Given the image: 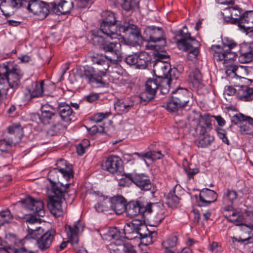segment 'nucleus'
Here are the masks:
<instances>
[{"label":"nucleus","instance_id":"nucleus-1","mask_svg":"<svg viewBox=\"0 0 253 253\" xmlns=\"http://www.w3.org/2000/svg\"><path fill=\"white\" fill-rule=\"evenodd\" d=\"M222 48L219 45H212L211 49L214 60L217 61L224 60V62L233 61L239 53L253 52V45L249 42L238 44L234 40L225 37L222 40Z\"/></svg>","mask_w":253,"mask_h":253},{"label":"nucleus","instance_id":"nucleus-2","mask_svg":"<svg viewBox=\"0 0 253 253\" xmlns=\"http://www.w3.org/2000/svg\"><path fill=\"white\" fill-rule=\"evenodd\" d=\"M70 184L67 183L61 188L59 185H53L51 189L52 195L49 196L47 207L50 212L55 216H60L63 214L62 207L63 200H65V194L70 192L72 195L71 199L73 200L75 197L74 190L69 189Z\"/></svg>","mask_w":253,"mask_h":253},{"label":"nucleus","instance_id":"nucleus-3","mask_svg":"<svg viewBox=\"0 0 253 253\" xmlns=\"http://www.w3.org/2000/svg\"><path fill=\"white\" fill-rule=\"evenodd\" d=\"M177 40V44L180 49L188 52V55L192 54L196 58L199 54L200 43L194 38L190 36L186 26L183 29H180L174 33Z\"/></svg>","mask_w":253,"mask_h":253},{"label":"nucleus","instance_id":"nucleus-4","mask_svg":"<svg viewBox=\"0 0 253 253\" xmlns=\"http://www.w3.org/2000/svg\"><path fill=\"white\" fill-rule=\"evenodd\" d=\"M192 97V93L185 88L177 87L171 92V99L166 106V109L174 112L185 107Z\"/></svg>","mask_w":253,"mask_h":253},{"label":"nucleus","instance_id":"nucleus-5","mask_svg":"<svg viewBox=\"0 0 253 253\" xmlns=\"http://www.w3.org/2000/svg\"><path fill=\"white\" fill-rule=\"evenodd\" d=\"M111 39H108L98 42H92L94 45L98 46L99 48L105 52H109L112 54V57H109L108 60L111 63H117L121 61L122 58L121 44L120 42L111 41Z\"/></svg>","mask_w":253,"mask_h":253},{"label":"nucleus","instance_id":"nucleus-6","mask_svg":"<svg viewBox=\"0 0 253 253\" xmlns=\"http://www.w3.org/2000/svg\"><path fill=\"white\" fill-rule=\"evenodd\" d=\"M21 77L20 70L16 68L9 69L8 65L4 64L0 66V84L8 83L11 88L15 89L20 84Z\"/></svg>","mask_w":253,"mask_h":253},{"label":"nucleus","instance_id":"nucleus-7","mask_svg":"<svg viewBox=\"0 0 253 253\" xmlns=\"http://www.w3.org/2000/svg\"><path fill=\"white\" fill-rule=\"evenodd\" d=\"M120 32L125 34L126 38L121 40V42L128 45L134 46L139 44L141 42L142 37L137 26L133 24L120 26L119 28Z\"/></svg>","mask_w":253,"mask_h":253},{"label":"nucleus","instance_id":"nucleus-8","mask_svg":"<svg viewBox=\"0 0 253 253\" xmlns=\"http://www.w3.org/2000/svg\"><path fill=\"white\" fill-rule=\"evenodd\" d=\"M158 208L157 203H149L144 206L140 201H131L127 204L125 211L128 216L132 217L139 214L144 216L146 213L156 211Z\"/></svg>","mask_w":253,"mask_h":253},{"label":"nucleus","instance_id":"nucleus-9","mask_svg":"<svg viewBox=\"0 0 253 253\" xmlns=\"http://www.w3.org/2000/svg\"><path fill=\"white\" fill-rule=\"evenodd\" d=\"M115 25L101 23L99 29L91 32L90 40L91 43L116 38L118 34Z\"/></svg>","mask_w":253,"mask_h":253},{"label":"nucleus","instance_id":"nucleus-10","mask_svg":"<svg viewBox=\"0 0 253 253\" xmlns=\"http://www.w3.org/2000/svg\"><path fill=\"white\" fill-rule=\"evenodd\" d=\"M79 76L84 79L87 83L94 87H103L105 85V82L102 81L97 71L92 66L86 65L82 67L78 71Z\"/></svg>","mask_w":253,"mask_h":253},{"label":"nucleus","instance_id":"nucleus-11","mask_svg":"<svg viewBox=\"0 0 253 253\" xmlns=\"http://www.w3.org/2000/svg\"><path fill=\"white\" fill-rule=\"evenodd\" d=\"M51 2L40 0H31L29 1L27 9L37 16L39 20L45 19L50 13H52Z\"/></svg>","mask_w":253,"mask_h":253},{"label":"nucleus","instance_id":"nucleus-12","mask_svg":"<svg viewBox=\"0 0 253 253\" xmlns=\"http://www.w3.org/2000/svg\"><path fill=\"white\" fill-rule=\"evenodd\" d=\"M17 204L27 209L33 211L39 216L43 217L44 215V205L42 201L36 199L30 196H27L17 202Z\"/></svg>","mask_w":253,"mask_h":253},{"label":"nucleus","instance_id":"nucleus-13","mask_svg":"<svg viewBox=\"0 0 253 253\" xmlns=\"http://www.w3.org/2000/svg\"><path fill=\"white\" fill-rule=\"evenodd\" d=\"M144 34L145 40L148 42H160L161 43L159 46H164L166 43L164 32L162 28L148 27L145 30Z\"/></svg>","mask_w":253,"mask_h":253},{"label":"nucleus","instance_id":"nucleus-14","mask_svg":"<svg viewBox=\"0 0 253 253\" xmlns=\"http://www.w3.org/2000/svg\"><path fill=\"white\" fill-rule=\"evenodd\" d=\"M133 183L141 190L150 191L153 195L157 191L156 186L151 182L148 176L143 173H135Z\"/></svg>","mask_w":253,"mask_h":253},{"label":"nucleus","instance_id":"nucleus-15","mask_svg":"<svg viewBox=\"0 0 253 253\" xmlns=\"http://www.w3.org/2000/svg\"><path fill=\"white\" fill-rule=\"evenodd\" d=\"M243 13L242 8L236 5L224 9L222 15L227 23L237 25L241 18Z\"/></svg>","mask_w":253,"mask_h":253},{"label":"nucleus","instance_id":"nucleus-16","mask_svg":"<svg viewBox=\"0 0 253 253\" xmlns=\"http://www.w3.org/2000/svg\"><path fill=\"white\" fill-rule=\"evenodd\" d=\"M237 192L233 189H225L222 195V205L224 211H231L233 209V205L238 199Z\"/></svg>","mask_w":253,"mask_h":253},{"label":"nucleus","instance_id":"nucleus-17","mask_svg":"<svg viewBox=\"0 0 253 253\" xmlns=\"http://www.w3.org/2000/svg\"><path fill=\"white\" fill-rule=\"evenodd\" d=\"M108 58V56H102L98 55L91 57L93 68L102 78L106 75V71L110 66Z\"/></svg>","mask_w":253,"mask_h":253},{"label":"nucleus","instance_id":"nucleus-18","mask_svg":"<svg viewBox=\"0 0 253 253\" xmlns=\"http://www.w3.org/2000/svg\"><path fill=\"white\" fill-rule=\"evenodd\" d=\"M122 166L121 159L117 156H111L102 164V168L112 174L117 173L120 172Z\"/></svg>","mask_w":253,"mask_h":253},{"label":"nucleus","instance_id":"nucleus-19","mask_svg":"<svg viewBox=\"0 0 253 253\" xmlns=\"http://www.w3.org/2000/svg\"><path fill=\"white\" fill-rule=\"evenodd\" d=\"M53 14L60 15L69 13L74 7L73 1L60 0L51 2Z\"/></svg>","mask_w":253,"mask_h":253},{"label":"nucleus","instance_id":"nucleus-20","mask_svg":"<svg viewBox=\"0 0 253 253\" xmlns=\"http://www.w3.org/2000/svg\"><path fill=\"white\" fill-rule=\"evenodd\" d=\"M56 110L61 119L64 122L69 123L74 120L75 113L71 106L66 102L59 103Z\"/></svg>","mask_w":253,"mask_h":253},{"label":"nucleus","instance_id":"nucleus-21","mask_svg":"<svg viewBox=\"0 0 253 253\" xmlns=\"http://www.w3.org/2000/svg\"><path fill=\"white\" fill-rule=\"evenodd\" d=\"M56 234L54 229H50L46 231L40 238L37 236V243L41 251H43L47 249L51 246Z\"/></svg>","mask_w":253,"mask_h":253},{"label":"nucleus","instance_id":"nucleus-22","mask_svg":"<svg viewBox=\"0 0 253 253\" xmlns=\"http://www.w3.org/2000/svg\"><path fill=\"white\" fill-rule=\"evenodd\" d=\"M153 71L155 76L162 80L166 78H170L171 69L167 62H156L153 65Z\"/></svg>","mask_w":253,"mask_h":253},{"label":"nucleus","instance_id":"nucleus-23","mask_svg":"<svg viewBox=\"0 0 253 253\" xmlns=\"http://www.w3.org/2000/svg\"><path fill=\"white\" fill-rule=\"evenodd\" d=\"M246 84L237 85L238 98L244 101H249L253 99V87L248 86V84L251 80L242 78Z\"/></svg>","mask_w":253,"mask_h":253},{"label":"nucleus","instance_id":"nucleus-24","mask_svg":"<svg viewBox=\"0 0 253 253\" xmlns=\"http://www.w3.org/2000/svg\"><path fill=\"white\" fill-rule=\"evenodd\" d=\"M211 122L212 117L210 114L206 113L201 115L199 124L197 126L199 135L209 134L212 129Z\"/></svg>","mask_w":253,"mask_h":253},{"label":"nucleus","instance_id":"nucleus-25","mask_svg":"<svg viewBox=\"0 0 253 253\" xmlns=\"http://www.w3.org/2000/svg\"><path fill=\"white\" fill-rule=\"evenodd\" d=\"M110 207L118 214H120L126 210L127 202L121 195L114 196L109 198Z\"/></svg>","mask_w":253,"mask_h":253},{"label":"nucleus","instance_id":"nucleus-26","mask_svg":"<svg viewBox=\"0 0 253 253\" xmlns=\"http://www.w3.org/2000/svg\"><path fill=\"white\" fill-rule=\"evenodd\" d=\"M217 194L213 190L205 188L201 190L199 194L200 206H208L217 200Z\"/></svg>","mask_w":253,"mask_h":253},{"label":"nucleus","instance_id":"nucleus-27","mask_svg":"<svg viewBox=\"0 0 253 253\" xmlns=\"http://www.w3.org/2000/svg\"><path fill=\"white\" fill-rule=\"evenodd\" d=\"M237 25L242 32L253 28V10L246 11L244 12Z\"/></svg>","mask_w":253,"mask_h":253},{"label":"nucleus","instance_id":"nucleus-28","mask_svg":"<svg viewBox=\"0 0 253 253\" xmlns=\"http://www.w3.org/2000/svg\"><path fill=\"white\" fill-rule=\"evenodd\" d=\"M56 168L60 172V174L66 180H69L73 177V171L72 166L68 164L66 161L63 159L58 160L56 163Z\"/></svg>","mask_w":253,"mask_h":253},{"label":"nucleus","instance_id":"nucleus-29","mask_svg":"<svg viewBox=\"0 0 253 253\" xmlns=\"http://www.w3.org/2000/svg\"><path fill=\"white\" fill-rule=\"evenodd\" d=\"M139 224L138 219H133L132 221L126 224L124 227V233L126 239L132 240L137 238V233Z\"/></svg>","mask_w":253,"mask_h":253},{"label":"nucleus","instance_id":"nucleus-30","mask_svg":"<svg viewBox=\"0 0 253 253\" xmlns=\"http://www.w3.org/2000/svg\"><path fill=\"white\" fill-rule=\"evenodd\" d=\"M139 222V226H138L137 231V238L140 239H143L146 238L148 239L147 242L150 244L153 242L152 238L153 235H156L155 231H150L148 230L147 226L142 223V221L138 220Z\"/></svg>","mask_w":253,"mask_h":253},{"label":"nucleus","instance_id":"nucleus-31","mask_svg":"<svg viewBox=\"0 0 253 253\" xmlns=\"http://www.w3.org/2000/svg\"><path fill=\"white\" fill-rule=\"evenodd\" d=\"M7 130L8 133L11 135L8 138H13L14 143L20 141L23 136V128L20 124H16L9 126Z\"/></svg>","mask_w":253,"mask_h":253},{"label":"nucleus","instance_id":"nucleus-32","mask_svg":"<svg viewBox=\"0 0 253 253\" xmlns=\"http://www.w3.org/2000/svg\"><path fill=\"white\" fill-rule=\"evenodd\" d=\"M126 155L130 157H132L133 156L136 155L137 156L138 158L140 159L147 158L151 159L153 161L161 159L164 156L160 151H152L144 153L135 152L132 154H127Z\"/></svg>","mask_w":253,"mask_h":253},{"label":"nucleus","instance_id":"nucleus-33","mask_svg":"<svg viewBox=\"0 0 253 253\" xmlns=\"http://www.w3.org/2000/svg\"><path fill=\"white\" fill-rule=\"evenodd\" d=\"M45 108H47L46 106L41 107V114L39 115V118L42 123L46 125L51 123L57 117V115L49 110H45Z\"/></svg>","mask_w":253,"mask_h":253},{"label":"nucleus","instance_id":"nucleus-34","mask_svg":"<svg viewBox=\"0 0 253 253\" xmlns=\"http://www.w3.org/2000/svg\"><path fill=\"white\" fill-rule=\"evenodd\" d=\"M65 229L70 242L72 244L75 243L77 244L78 243V233L79 230L78 222H75L73 226L66 225Z\"/></svg>","mask_w":253,"mask_h":253},{"label":"nucleus","instance_id":"nucleus-35","mask_svg":"<svg viewBox=\"0 0 253 253\" xmlns=\"http://www.w3.org/2000/svg\"><path fill=\"white\" fill-rule=\"evenodd\" d=\"M136 68L146 69L151 62V57L146 52H140L137 54Z\"/></svg>","mask_w":253,"mask_h":253},{"label":"nucleus","instance_id":"nucleus-36","mask_svg":"<svg viewBox=\"0 0 253 253\" xmlns=\"http://www.w3.org/2000/svg\"><path fill=\"white\" fill-rule=\"evenodd\" d=\"M111 253H138L135 247L129 243L115 245Z\"/></svg>","mask_w":253,"mask_h":253},{"label":"nucleus","instance_id":"nucleus-37","mask_svg":"<svg viewBox=\"0 0 253 253\" xmlns=\"http://www.w3.org/2000/svg\"><path fill=\"white\" fill-rule=\"evenodd\" d=\"M155 95V92L145 88L144 92H142L139 96H136L135 98L139 100L140 103L146 105L154 98Z\"/></svg>","mask_w":253,"mask_h":253},{"label":"nucleus","instance_id":"nucleus-38","mask_svg":"<svg viewBox=\"0 0 253 253\" xmlns=\"http://www.w3.org/2000/svg\"><path fill=\"white\" fill-rule=\"evenodd\" d=\"M240 131L242 134H253V118L248 117L244 123L239 126Z\"/></svg>","mask_w":253,"mask_h":253},{"label":"nucleus","instance_id":"nucleus-39","mask_svg":"<svg viewBox=\"0 0 253 253\" xmlns=\"http://www.w3.org/2000/svg\"><path fill=\"white\" fill-rule=\"evenodd\" d=\"M122 8L126 11H131L138 5L140 0H116Z\"/></svg>","mask_w":253,"mask_h":253},{"label":"nucleus","instance_id":"nucleus-40","mask_svg":"<svg viewBox=\"0 0 253 253\" xmlns=\"http://www.w3.org/2000/svg\"><path fill=\"white\" fill-rule=\"evenodd\" d=\"M44 82L42 81L40 83L34 84L31 87H29L33 97L37 98L42 96L44 93Z\"/></svg>","mask_w":253,"mask_h":253},{"label":"nucleus","instance_id":"nucleus-41","mask_svg":"<svg viewBox=\"0 0 253 253\" xmlns=\"http://www.w3.org/2000/svg\"><path fill=\"white\" fill-rule=\"evenodd\" d=\"M178 238L176 236H170L162 242V247L165 250H174L177 244Z\"/></svg>","mask_w":253,"mask_h":253},{"label":"nucleus","instance_id":"nucleus-42","mask_svg":"<svg viewBox=\"0 0 253 253\" xmlns=\"http://www.w3.org/2000/svg\"><path fill=\"white\" fill-rule=\"evenodd\" d=\"M134 176L135 173H123L118 182V185L122 187L129 186L132 183H133Z\"/></svg>","mask_w":253,"mask_h":253},{"label":"nucleus","instance_id":"nucleus-43","mask_svg":"<svg viewBox=\"0 0 253 253\" xmlns=\"http://www.w3.org/2000/svg\"><path fill=\"white\" fill-rule=\"evenodd\" d=\"M183 165L188 179L193 178L194 175L199 172V169L192 164H189L186 159L184 160Z\"/></svg>","mask_w":253,"mask_h":253},{"label":"nucleus","instance_id":"nucleus-44","mask_svg":"<svg viewBox=\"0 0 253 253\" xmlns=\"http://www.w3.org/2000/svg\"><path fill=\"white\" fill-rule=\"evenodd\" d=\"M177 186H175L173 190L169 191L167 196V204L171 208L176 207L178 204L180 199L175 193V188Z\"/></svg>","mask_w":253,"mask_h":253},{"label":"nucleus","instance_id":"nucleus-45","mask_svg":"<svg viewBox=\"0 0 253 253\" xmlns=\"http://www.w3.org/2000/svg\"><path fill=\"white\" fill-rule=\"evenodd\" d=\"M59 174H60L59 171L57 169H53L49 170L48 174V180L52 184V187L53 185H59L61 188L63 186H65L62 183L58 182L56 184V180L58 179Z\"/></svg>","mask_w":253,"mask_h":253},{"label":"nucleus","instance_id":"nucleus-46","mask_svg":"<svg viewBox=\"0 0 253 253\" xmlns=\"http://www.w3.org/2000/svg\"><path fill=\"white\" fill-rule=\"evenodd\" d=\"M199 135V139L198 144L199 147H206L210 145L214 140V137L209 134Z\"/></svg>","mask_w":253,"mask_h":253},{"label":"nucleus","instance_id":"nucleus-47","mask_svg":"<svg viewBox=\"0 0 253 253\" xmlns=\"http://www.w3.org/2000/svg\"><path fill=\"white\" fill-rule=\"evenodd\" d=\"M116 21L115 15L112 11L106 10L102 12L101 23L116 24Z\"/></svg>","mask_w":253,"mask_h":253},{"label":"nucleus","instance_id":"nucleus-48","mask_svg":"<svg viewBox=\"0 0 253 253\" xmlns=\"http://www.w3.org/2000/svg\"><path fill=\"white\" fill-rule=\"evenodd\" d=\"M172 79V77L170 76V79L166 78L161 81L158 89H160L161 94H165L169 92L170 84Z\"/></svg>","mask_w":253,"mask_h":253},{"label":"nucleus","instance_id":"nucleus-49","mask_svg":"<svg viewBox=\"0 0 253 253\" xmlns=\"http://www.w3.org/2000/svg\"><path fill=\"white\" fill-rule=\"evenodd\" d=\"M109 199L106 198L103 200L98 202L94 206V208L98 212H103L108 211L109 209L110 206Z\"/></svg>","mask_w":253,"mask_h":253},{"label":"nucleus","instance_id":"nucleus-50","mask_svg":"<svg viewBox=\"0 0 253 253\" xmlns=\"http://www.w3.org/2000/svg\"><path fill=\"white\" fill-rule=\"evenodd\" d=\"M12 219V215L9 210L1 211L0 212V226L10 222Z\"/></svg>","mask_w":253,"mask_h":253},{"label":"nucleus","instance_id":"nucleus-51","mask_svg":"<svg viewBox=\"0 0 253 253\" xmlns=\"http://www.w3.org/2000/svg\"><path fill=\"white\" fill-rule=\"evenodd\" d=\"M159 84L157 80L149 79L145 83V88L156 93L157 90L159 89Z\"/></svg>","mask_w":253,"mask_h":253},{"label":"nucleus","instance_id":"nucleus-52","mask_svg":"<svg viewBox=\"0 0 253 253\" xmlns=\"http://www.w3.org/2000/svg\"><path fill=\"white\" fill-rule=\"evenodd\" d=\"M248 117L243 114H236L231 118V121L232 124L235 125L241 126L244 121H246Z\"/></svg>","mask_w":253,"mask_h":253},{"label":"nucleus","instance_id":"nucleus-53","mask_svg":"<svg viewBox=\"0 0 253 253\" xmlns=\"http://www.w3.org/2000/svg\"><path fill=\"white\" fill-rule=\"evenodd\" d=\"M131 105L126 104L124 102L119 100L115 104L116 109H118L119 111L126 113L130 111L132 109L131 108Z\"/></svg>","mask_w":253,"mask_h":253},{"label":"nucleus","instance_id":"nucleus-54","mask_svg":"<svg viewBox=\"0 0 253 253\" xmlns=\"http://www.w3.org/2000/svg\"><path fill=\"white\" fill-rule=\"evenodd\" d=\"M94 0H74V4L78 8L89 7L93 3Z\"/></svg>","mask_w":253,"mask_h":253},{"label":"nucleus","instance_id":"nucleus-55","mask_svg":"<svg viewBox=\"0 0 253 253\" xmlns=\"http://www.w3.org/2000/svg\"><path fill=\"white\" fill-rule=\"evenodd\" d=\"M215 130L218 137L220 139H222L224 143L229 145L230 144V142L227 137L226 130L220 127H217Z\"/></svg>","mask_w":253,"mask_h":253},{"label":"nucleus","instance_id":"nucleus-56","mask_svg":"<svg viewBox=\"0 0 253 253\" xmlns=\"http://www.w3.org/2000/svg\"><path fill=\"white\" fill-rule=\"evenodd\" d=\"M28 226V234L26 237L28 238L36 239L38 236V232L41 229L40 227H33Z\"/></svg>","mask_w":253,"mask_h":253},{"label":"nucleus","instance_id":"nucleus-57","mask_svg":"<svg viewBox=\"0 0 253 253\" xmlns=\"http://www.w3.org/2000/svg\"><path fill=\"white\" fill-rule=\"evenodd\" d=\"M29 1L27 0H9L10 5L16 8L25 7L27 8Z\"/></svg>","mask_w":253,"mask_h":253},{"label":"nucleus","instance_id":"nucleus-58","mask_svg":"<svg viewBox=\"0 0 253 253\" xmlns=\"http://www.w3.org/2000/svg\"><path fill=\"white\" fill-rule=\"evenodd\" d=\"M14 143L13 138H7L0 140V150L2 151L5 150L8 147L11 146Z\"/></svg>","mask_w":253,"mask_h":253},{"label":"nucleus","instance_id":"nucleus-59","mask_svg":"<svg viewBox=\"0 0 253 253\" xmlns=\"http://www.w3.org/2000/svg\"><path fill=\"white\" fill-rule=\"evenodd\" d=\"M108 235L111 239L115 240H120L121 239V232L117 227L110 228L108 231Z\"/></svg>","mask_w":253,"mask_h":253},{"label":"nucleus","instance_id":"nucleus-60","mask_svg":"<svg viewBox=\"0 0 253 253\" xmlns=\"http://www.w3.org/2000/svg\"><path fill=\"white\" fill-rule=\"evenodd\" d=\"M232 243H235V242H238L241 244L243 245H247L249 243H253V237H251V236H248L245 238H242L241 237H239V238L236 237H232L231 238Z\"/></svg>","mask_w":253,"mask_h":253},{"label":"nucleus","instance_id":"nucleus-61","mask_svg":"<svg viewBox=\"0 0 253 253\" xmlns=\"http://www.w3.org/2000/svg\"><path fill=\"white\" fill-rule=\"evenodd\" d=\"M194 83L195 84H199L202 82V76L198 69H195L192 72Z\"/></svg>","mask_w":253,"mask_h":253},{"label":"nucleus","instance_id":"nucleus-62","mask_svg":"<svg viewBox=\"0 0 253 253\" xmlns=\"http://www.w3.org/2000/svg\"><path fill=\"white\" fill-rule=\"evenodd\" d=\"M137 54H138V52L127 56L125 58L126 62L128 65H134L136 67L137 61V59L138 57Z\"/></svg>","mask_w":253,"mask_h":253},{"label":"nucleus","instance_id":"nucleus-63","mask_svg":"<svg viewBox=\"0 0 253 253\" xmlns=\"http://www.w3.org/2000/svg\"><path fill=\"white\" fill-rule=\"evenodd\" d=\"M136 96H134L131 97H129L126 98L123 100H121L122 101L124 102L126 104L131 105V108L132 109H134L137 106V105L140 103L139 100L135 98Z\"/></svg>","mask_w":253,"mask_h":253},{"label":"nucleus","instance_id":"nucleus-64","mask_svg":"<svg viewBox=\"0 0 253 253\" xmlns=\"http://www.w3.org/2000/svg\"><path fill=\"white\" fill-rule=\"evenodd\" d=\"M108 114L107 113H98L91 116L90 120L95 123H98L101 122L104 119L108 117Z\"/></svg>","mask_w":253,"mask_h":253}]
</instances>
